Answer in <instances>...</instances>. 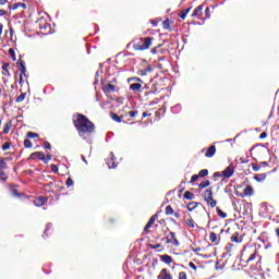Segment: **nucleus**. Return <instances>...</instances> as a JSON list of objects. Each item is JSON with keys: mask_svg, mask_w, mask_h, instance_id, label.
Returning a JSON list of instances; mask_svg holds the SVG:
<instances>
[{"mask_svg": "<svg viewBox=\"0 0 279 279\" xmlns=\"http://www.w3.org/2000/svg\"><path fill=\"white\" fill-rule=\"evenodd\" d=\"M74 126L78 131V136L83 141L90 143V138H86L85 134H93L95 132V123L86 118V116L78 113L76 120H74Z\"/></svg>", "mask_w": 279, "mask_h": 279, "instance_id": "obj_1", "label": "nucleus"}, {"mask_svg": "<svg viewBox=\"0 0 279 279\" xmlns=\"http://www.w3.org/2000/svg\"><path fill=\"white\" fill-rule=\"evenodd\" d=\"M153 40L154 37L141 38L133 45V48L135 49V51H145V49H149V47H151Z\"/></svg>", "mask_w": 279, "mask_h": 279, "instance_id": "obj_2", "label": "nucleus"}, {"mask_svg": "<svg viewBox=\"0 0 279 279\" xmlns=\"http://www.w3.org/2000/svg\"><path fill=\"white\" fill-rule=\"evenodd\" d=\"M171 236V239L169 238ZM167 241V243H171L175 247H180V241H178V238H175V232H170L168 236L161 239V241Z\"/></svg>", "mask_w": 279, "mask_h": 279, "instance_id": "obj_3", "label": "nucleus"}, {"mask_svg": "<svg viewBox=\"0 0 279 279\" xmlns=\"http://www.w3.org/2000/svg\"><path fill=\"white\" fill-rule=\"evenodd\" d=\"M16 66L21 71V75H24V77H27V66L25 65V62L23 61V59L17 60Z\"/></svg>", "mask_w": 279, "mask_h": 279, "instance_id": "obj_4", "label": "nucleus"}, {"mask_svg": "<svg viewBox=\"0 0 279 279\" xmlns=\"http://www.w3.org/2000/svg\"><path fill=\"white\" fill-rule=\"evenodd\" d=\"M223 178H232L234 175V165L228 166L223 171H222Z\"/></svg>", "mask_w": 279, "mask_h": 279, "instance_id": "obj_5", "label": "nucleus"}, {"mask_svg": "<svg viewBox=\"0 0 279 279\" xmlns=\"http://www.w3.org/2000/svg\"><path fill=\"white\" fill-rule=\"evenodd\" d=\"M203 197L205 202L210 203V201H213V187H208L207 190H205Z\"/></svg>", "mask_w": 279, "mask_h": 279, "instance_id": "obj_6", "label": "nucleus"}, {"mask_svg": "<svg viewBox=\"0 0 279 279\" xmlns=\"http://www.w3.org/2000/svg\"><path fill=\"white\" fill-rule=\"evenodd\" d=\"M215 154H217V147L215 145H210L207 148L205 156H206V158H213V156H215Z\"/></svg>", "mask_w": 279, "mask_h": 279, "instance_id": "obj_7", "label": "nucleus"}, {"mask_svg": "<svg viewBox=\"0 0 279 279\" xmlns=\"http://www.w3.org/2000/svg\"><path fill=\"white\" fill-rule=\"evenodd\" d=\"M157 217H158V214H155L150 217V219L148 220V222L144 227V232H147V230H149V228H151L154 226V223H156V218Z\"/></svg>", "mask_w": 279, "mask_h": 279, "instance_id": "obj_8", "label": "nucleus"}, {"mask_svg": "<svg viewBox=\"0 0 279 279\" xmlns=\"http://www.w3.org/2000/svg\"><path fill=\"white\" fill-rule=\"evenodd\" d=\"M110 160L107 161V165L109 167V169H117V162H114V160H117V157L114 156V153H110Z\"/></svg>", "mask_w": 279, "mask_h": 279, "instance_id": "obj_9", "label": "nucleus"}, {"mask_svg": "<svg viewBox=\"0 0 279 279\" xmlns=\"http://www.w3.org/2000/svg\"><path fill=\"white\" fill-rule=\"evenodd\" d=\"M45 204H47V197L45 196H40L39 198H37L36 201H34V205L37 208H40L41 206H45Z\"/></svg>", "mask_w": 279, "mask_h": 279, "instance_id": "obj_10", "label": "nucleus"}, {"mask_svg": "<svg viewBox=\"0 0 279 279\" xmlns=\"http://www.w3.org/2000/svg\"><path fill=\"white\" fill-rule=\"evenodd\" d=\"M19 8H23V10H27V4L24 2H16L9 7L10 10H19Z\"/></svg>", "mask_w": 279, "mask_h": 279, "instance_id": "obj_11", "label": "nucleus"}, {"mask_svg": "<svg viewBox=\"0 0 279 279\" xmlns=\"http://www.w3.org/2000/svg\"><path fill=\"white\" fill-rule=\"evenodd\" d=\"M130 84V90H133L134 93H138L141 88H143V85L141 83H129Z\"/></svg>", "mask_w": 279, "mask_h": 279, "instance_id": "obj_12", "label": "nucleus"}, {"mask_svg": "<svg viewBox=\"0 0 279 279\" xmlns=\"http://www.w3.org/2000/svg\"><path fill=\"white\" fill-rule=\"evenodd\" d=\"M43 156H45V153H43V151H35V153L29 155L28 160H36V158L38 160H40V158H43Z\"/></svg>", "mask_w": 279, "mask_h": 279, "instance_id": "obj_13", "label": "nucleus"}, {"mask_svg": "<svg viewBox=\"0 0 279 279\" xmlns=\"http://www.w3.org/2000/svg\"><path fill=\"white\" fill-rule=\"evenodd\" d=\"M161 263H165L166 265H171V263H173V257H171V255L165 254L161 255Z\"/></svg>", "mask_w": 279, "mask_h": 279, "instance_id": "obj_14", "label": "nucleus"}, {"mask_svg": "<svg viewBox=\"0 0 279 279\" xmlns=\"http://www.w3.org/2000/svg\"><path fill=\"white\" fill-rule=\"evenodd\" d=\"M108 82L109 83L105 88V93H114V90H117V86L112 85L111 82H116V80L113 78L112 81H108Z\"/></svg>", "mask_w": 279, "mask_h": 279, "instance_id": "obj_15", "label": "nucleus"}, {"mask_svg": "<svg viewBox=\"0 0 279 279\" xmlns=\"http://www.w3.org/2000/svg\"><path fill=\"white\" fill-rule=\"evenodd\" d=\"M243 194H244V197H252V195H254V187H252V186H246V187L244 189Z\"/></svg>", "mask_w": 279, "mask_h": 279, "instance_id": "obj_16", "label": "nucleus"}, {"mask_svg": "<svg viewBox=\"0 0 279 279\" xmlns=\"http://www.w3.org/2000/svg\"><path fill=\"white\" fill-rule=\"evenodd\" d=\"M254 180H256V182H265V180H267V173L255 174Z\"/></svg>", "mask_w": 279, "mask_h": 279, "instance_id": "obj_17", "label": "nucleus"}, {"mask_svg": "<svg viewBox=\"0 0 279 279\" xmlns=\"http://www.w3.org/2000/svg\"><path fill=\"white\" fill-rule=\"evenodd\" d=\"M197 206H199V203H197V202H190L187 204L189 213H193V210H195V208H197Z\"/></svg>", "mask_w": 279, "mask_h": 279, "instance_id": "obj_18", "label": "nucleus"}, {"mask_svg": "<svg viewBox=\"0 0 279 279\" xmlns=\"http://www.w3.org/2000/svg\"><path fill=\"white\" fill-rule=\"evenodd\" d=\"M10 66V63H8V62H3L2 63V71H4V72H2V75H8V77H10V70H8V68Z\"/></svg>", "mask_w": 279, "mask_h": 279, "instance_id": "obj_19", "label": "nucleus"}, {"mask_svg": "<svg viewBox=\"0 0 279 279\" xmlns=\"http://www.w3.org/2000/svg\"><path fill=\"white\" fill-rule=\"evenodd\" d=\"M172 114H180L182 112V105L178 104L171 108Z\"/></svg>", "mask_w": 279, "mask_h": 279, "instance_id": "obj_20", "label": "nucleus"}, {"mask_svg": "<svg viewBox=\"0 0 279 279\" xmlns=\"http://www.w3.org/2000/svg\"><path fill=\"white\" fill-rule=\"evenodd\" d=\"M167 276H171V274H169V270L167 268L161 269L160 274L158 275V279H165L167 278Z\"/></svg>", "mask_w": 279, "mask_h": 279, "instance_id": "obj_21", "label": "nucleus"}, {"mask_svg": "<svg viewBox=\"0 0 279 279\" xmlns=\"http://www.w3.org/2000/svg\"><path fill=\"white\" fill-rule=\"evenodd\" d=\"M209 240L211 243H217V241H221V236H218L215 232H210Z\"/></svg>", "mask_w": 279, "mask_h": 279, "instance_id": "obj_22", "label": "nucleus"}, {"mask_svg": "<svg viewBox=\"0 0 279 279\" xmlns=\"http://www.w3.org/2000/svg\"><path fill=\"white\" fill-rule=\"evenodd\" d=\"M202 10H204V4L198 5V7L194 10L192 16H202Z\"/></svg>", "mask_w": 279, "mask_h": 279, "instance_id": "obj_23", "label": "nucleus"}, {"mask_svg": "<svg viewBox=\"0 0 279 279\" xmlns=\"http://www.w3.org/2000/svg\"><path fill=\"white\" fill-rule=\"evenodd\" d=\"M183 198L189 201L195 199V194H193L191 191H186L183 194Z\"/></svg>", "mask_w": 279, "mask_h": 279, "instance_id": "obj_24", "label": "nucleus"}, {"mask_svg": "<svg viewBox=\"0 0 279 279\" xmlns=\"http://www.w3.org/2000/svg\"><path fill=\"white\" fill-rule=\"evenodd\" d=\"M11 195H12V197H16L17 199L23 196V194H21V192H19V190H16L14 187L11 189Z\"/></svg>", "mask_w": 279, "mask_h": 279, "instance_id": "obj_25", "label": "nucleus"}, {"mask_svg": "<svg viewBox=\"0 0 279 279\" xmlns=\"http://www.w3.org/2000/svg\"><path fill=\"white\" fill-rule=\"evenodd\" d=\"M208 186H210L209 180H205L198 184V189H201V190L208 189Z\"/></svg>", "mask_w": 279, "mask_h": 279, "instance_id": "obj_26", "label": "nucleus"}, {"mask_svg": "<svg viewBox=\"0 0 279 279\" xmlns=\"http://www.w3.org/2000/svg\"><path fill=\"white\" fill-rule=\"evenodd\" d=\"M216 213H217L218 217H220L221 219H226V217H228V214L225 213L223 210H221V208H219V207L216 208Z\"/></svg>", "mask_w": 279, "mask_h": 279, "instance_id": "obj_27", "label": "nucleus"}, {"mask_svg": "<svg viewBox=\"0 0 279 279\" xmlns=\"http://www.w3.org/2000/svg\"><path fill=\"white\" fill-rule=\"evenodd\" d=\"M51 158H52L51 154H47L46 157L45 155L44 156L41 155L40 160L44 161V165H49V160H51Z\"/></svg>", "mask_w": 279, "mask_h": 279, "instance_id": "obj_28", "label": "nucleus"}, {"mask_svg": "<svg viewBox=\"0 0 279 279\" xmlns=\"http://www.w3.org/2000/svg\"><path fill=\"white\" fill-rule=\"evenodd\" d=\"M231 241H232L233 243H241L243 240H242V239H239V232H235V233L232 234Z\"/></svg>", "mask_w": 279, "mask_h": 279, "instance_id": "obj_29", "label": "nucleus"}, {"mask_svg": "<svg viewBox=\"0 0 279 279\" xmlns=\"http://www.w3.org/2000/svg\"><path fill=\"white\" fill-rule=\"evenodd\" d=\"M26 97H27V93H22L20 96L16 97L15 102L21 104V101H25Z\"/></svg>", "mask_w": 279, "mask_h": 279, "instance_id": "obj_30", "label": "nucleus"}, {"mask_svg": "<svg viewBox=\"0 0 279 279\" xmlns=\"http://www.w3.org/2000/svg\"><path fill=\"white\" fill-rule=\"evenodd\" d=\"M111 119L116 121V123H121L123 121V119L117 113H111Z\"/></svg>", "mask_w": 279, "mask_h": 279, "instance_id": "obj_31", "label": "nucleus"}, {"mask_svg": "<svg viewBox=\"0 0 279 279\" xmlns=\"http://www.w3.org/2000/svg\"><path fill=\"white\" fill-rule=\"evenodd\" d=\"M160 47H162V44H160V45H158L157 47L153 48V49L150 50V53L156 54V53H158V51H160V53H165V51H162V49H160Z\"/></svg>", "mask_w": 279, "mask_h": 279, "instance_id": "obj_32", "label": "nucleus"}, {"mask_svg": "<svg viewBox=\"0 0 279 279\" xmlns=\"http://www.w3.org/2000/svg\"><path fill=\"white\" fill-rule=\"evenodd\" d=\"M10 128H12V122H7L4 124V129L2 131V134H8L10 132Z\"/></svg>", "mask_w": 279, "mask_h": 279, "instance_id": "obj_33", "label": "nucleus"}, {"mask_svg": "<svg viewBox=\"0 0 279 279\" xmlns=\"http://www.w3.org/2000/svg\"><path fill=\"white\" fill-rule=\"evenodd\" d=\"M162 27H163V29H170L171 28V21H169V19L165 20L162 22Z\"/></svg>", "mask_w": 279, "mask_h": 279, "instance_id": "obj_34", "label": "nucleus"}, {"mask_svg": "<svg viewBox=\"0 0 279 279\" xmlns=\"http://www.w3.org/2000/svg\"><path fill=\"white\" fill-rule=\"evenodd\" d=\"M9 54H10L12 61H13V62H16V52L14 51L13 48H10V49H9Z\"/></svg>", "mask_w": 279, "mask_h": 279, "instance_id": "obj_35", "label": "nucleus"}, {"mask_svg": "<svg viewBox=\"0 0 279 279\" xmlns=\"http://www.w3.org/2000/svg\"><path fill=\"white\" fill-rule=\"evenodd\" d=\"M53 227V223H51V222H48L47 225H46V229H45V231H44V234L46 235V236H49V230H51V228Z\"/></svg>", "mask_w": 279, "mask_h": 279, "instance_id": "obj_36", "label": "nucleus"}, {"mask_svg": "<svg viewBox=\"0 0 279 279\" xmlns=\"http://www.w3.org/2000/svg\"><path fill=\"white\" fill-rule=\"evenodd\" d=\"M132 82L133 83H140V82H143V81L140 77H136V76L128 78L129 84H132Z\"/></svg>", "mask_w": 279, "mask_h": 279, "instance_id": "obj_37", "label": "nucleus"}, {"mask_svg": "<svg viewBox=\"0 0 279 279\" xmlns=\"http://www.w3.org/2000/svg\"><path fill=\"white\" fill-rule=\"evenodd\" d=\"M208 175V169H203L198 172V178H206Z\"/></svg>", "mask_w": 279, "mask_h": 279, "instance_id": "obj_38", "label": "nucleus"}, {"mask_svg": "<svg viewBox=\"0 0 279 279\" xmlns=\"http://www.w3.org/2000/svg\"><path fill=\"white\" fill-rule=\"evenodd\" d=\"M33 145L34 144H32V141H29L28 138L24 140V146L26 147V149H31Z\"/></svg>", "mask_w": 279, "mask_h": 279, "instance_id": "obj_39", "label": "nucleus"}, {"mask_svg": "<svg viewBox=\"0 0 279 279\" xmlns=\"http://www.w3.org/2000/svg\"><path fill=\"white\" fill-rule=\"evenodd\" d=\"M5 180H8V175L3 170H0V182H5Z\"/></svg>", "mask_w": 279, "mask_h": 279, "instance_id": "obj_40", "label": "nucleus"}, {"mask_svg": "<svg viewBox=\"0 0 279 279\" xmlns=\"http://www.w3.org/2000/svg\"><path fill=\"white\" fill-rule=\"evenodd\" d=\"M173 207H171V205H168L167 207H166V215H173Z\"/></svg>", "mask_w": 279, "mask_h": 279, "instance_id": "obj_41", "label": "nucleus"}, {"mask_svg": "<svg viewBox=\"0 0 279 279\" xmlns=\"http://www.w3.org/2000/svg\"><path fill=\"white\" fill-rule=\"evenodd\" d=\"M197 180H199V175L198 174H193L190 181V184H195V182H197Z\"/></svg>", "mask_w": 279, "mask_h": 279, "instance_id": "obj_42", "label": "nucleus"}, {"mask_svg": "<svg viewBox=\"0 0 279 279\" xmlns=\"http://www.w3.org/2000/svg\"><path fill=\"white\" fill-rule=\"evenodd\" d=\"M26 136H27V138H38L39 135H38V133L28 132Z\"/></svg>", "mask_w": 279, "mask_h": 279, "instance_id": "obj_43", "label": "nucleus"}, {"mask_svg": "<svg viewBox=\"0 0 279 279\" xmlns=\"http://www.w3.org/2000/svg\"><path fill=\"white\" fill-rule=\"evenodd\" d=\"M186 225H187L190 228H195V221H194L192 218H190V219L186 220Z\"/></svg>", "mask_w": 279, "mask_h": 279, "instance_id": "obj_44", "label": "nucleus"}, {"mask_svg": "<svg viewBox=\"0 0 279 279\" xmlns=\"http://www.w3.org/2000/svg\"><path fill=\"white\" fill-rule=\"evenodd\" d=\"M232 247H234V244H232V243L227 244V246L225 248L227 251V254H230V252H232Z\"/></svg>", "mask_w": 279, "mask_h": 279, "instance_id": "obj_45", "label": "nucleus"}, {"mask_svg": "<svg viewBox=\"0 0 279 279\" xmlns=\"http://www.w3.org/2000/svg\"><path fill=\"white\" fill-rule=\"evenodd\" d=\"M65 184L69 187L73 186V179L72 178H68L66 181H65Z\"/></svg>", "mask_w": 279, "mask_h": 279, "instance_id": "obj_46", "label": "nucleus"}, {"mask_svg": "<svg viewBox=\"0 0 279 279\" xmlns=\"http://www.w3.org/2000/svg\"><path fill=\"white\" fill-rule=\"evenodd\" d=\"M50 169H51V171H52L53 173H58V171H59V169H58V167L56 166V163H51V165H50Z\"/></svg>", "mask_w": 279, "mask_h": 279, "instance_id": "obj_47", "label": "nucleus"}, {"mask_svg": "<svg viewBox=\"0 0 279 279\" xmlns=\"http://www.w3.org/2000/svg\"><path fill=\"white\" fill-rule=\"evenodd\" d=\"M8 168V163H5V160L0 159V169H7Z\"/></svg>", "mask_w": 279, "mask_h": 279, "instance_id": "obj_48", "label": "nucleus"}, {"mask_svg": "<svg viewBox=\"0 0 279 279\" xmlns=\"http://www.w3.org/2000/svg\"><path fill=\"white\" fill-rule=\"evenodd\" d=\"M256 259V253H253L250 255L248 259L246 260V263H252V260Z\"/></svg>", "mask_w": 279, "mask_h": 279, "instance_id": "obj_49", "label": "nucleus"}, {"mask_svg": "<svg viewBox=\"0 0 279 279\" xmlns=\"http://www.w3.org/2000/svg\"><path fill=\"white\" fill-rule=\"evenodd\" d=\"M8 149H10V143L7 142L2 145V151H8Z\"/></svg>", "mask_w": 279, "mask_h": 279, "instance_id": "obj_50", "label": "nucleus"}, {"mask_svg": "<svg viewBox=\"0 0 279 279\" xmlns=\"http://www.w3.org/2000/svg\"><path fill=\"white\" fill-rule=\"evenodd\" d=\"M150 250H158L159 247H161L160 243L157 244H149Z\"/></svg>", "mask_w": 279, "mask_h": 279, "instance_id": "obj_51", "label": "nucleus"}, {"mask_svg": "<svg viewBox=\"0 0 279 279\" xmlns=\"http://www.w3.org/2000/svg\"><path fill=\"white\" fill-rule=\"evenodd\" d=\"M186 12L183 10L179 13V17L182 19L184 21V19H186Z\"/></svg>", "mask_w": 279, "mask_h": 279, "instance_id": "obj_52", "label": "nucleus"}, {"mask_svg": "<svg viewBox=\"0 0 279 279\" xmlns=\"http://www.w3.org/2000/svg\"><path fill=\"white\" fill-rule=\"evenodd\" d=\"M251 167L253 168V171H260V167L256 163H251Z\"/></svg>", "mask_w": 279, "mask_h": 279, "instance_id": "obj_53", "label": "nucleus"}, {"mask_svg": "<svg viewBox=\"0 0 279 279\" xmlns=\"http://www.w3.org/2000/svg\"><path fill=\"white\" fill-rule=\"evenodd\" d=\"M189 267H191V269H193L194 271H197V266L195 265V263L190 262Z\"/></svg>", "mask_w": 279, "mask_h": 279, "instance_id": "obj_54", "label": "nucleus"}, {"mask_svg": "<svg viewBox=\"0 0 279 279\" xmlns=\"http://www.w3.org/2000/svg\"><path fill=\"white\" fill-rule=\"evenodd\" d=\"M205 17L210 19V8L205 9Z\"/></svg>", "mask_w": 279, "mask_h": 279, "instance_id": "obj_55", "label": "nucleus"}, {"mask_svg": "<svg viewBox=\"0 0 279 279\" xmlns=\"http://www.w3.org/2000/svg\"><path fill=\"white\" fill-rule=\"evenodd\" d=\"M44 148L45 149H51V143H49V142H44Z\"/></svg>", "mask_w": 279, "mask_h": 279, "instance_id": "obj_56", "label": "nucleus"}, {"mask_svg": "<svg viewBox=\"0 0 279 279\" xmlns=\"http://www.w3.org/2000/svg\"><path fill=\"white\" fill-rule=\"evenodd\" d=\"M207 204H209V206H211V208H215V207L217 206V201L211 199V201H209V203H207Z\"/></svg>", "mask_w": 279, "mask_h": 279, "instance_id": "obj_57", "label": "nucleus"}, {"mask_svg": "<svg viewBox=\"0 0 279 279\" xmlns=\"http://www.w3.org/2000/svg\"><path fill=\"white\" fill-rule=\"evenodd\" d=\"M136 114H138V111H136V110H132V111L129 112V116H130L131 118L136 117Z\"/></svg>", "mask_w": 279, "mask_h": 279, "instance_id": "obj_58", "label": "nucleus"}, {"mask_svg": "<svg viewBox=\"0 0 279 279\" xmlns=\"http://www.w3.org/2000/svg\"><path fill=\"white\" fill-rule=\"evenodd\" d=\"M214 178H223V172H219V171L215 172Z\"/></svg>", "mask_w": 279, "mask_h": 279, "instance_id": "obj_59", "label": "nucleus"}, {"mask_svg": "<svg viewBox=\"0 0 279 279\" xmlns=\"http://www.w3.org/2000/svg\"><path fill=\"white\" fill-rule=\"evenodd\" d=\"M144 71L147 75V73H151V71H154V68L151 65H148Z\"/></svg>", "mask_w": 279, "mask_h": 279, "instance_id": "obj_60", "label": "nucleus"}, {"mask_svg": "<svg viewBox=\"0 0 279 279\" xmlns=\"http://www.w3.org/2000/svg\"><path fill=\"white\" fill-rule=\"evenodd\" d=\"M179 279H186V272L181 271V272L179 274Z\"/></svg>", "mask_w": 279, "mask_h": 279, "instance_id": "obj_61", "label": "nucleus"}, {"mask_svg": "<svg viewBox=\"0 0 279 279\" xmlns=\"http://www.w3.org/2000/svg\"><path fill=\"white\" fill-rule=\"evenodd\" d=\"M23 75L24 74H20V81H19L20 86H23V84H25V81L23 80Z\"/></svg>", "mask_w": 279, "mask_h": 279, "instance_id": "obj_62", "label": "nucleus"}, {"mask_svg": "<svg viewBox=\"0 0 279 279\" xmlns=\"http://www.w3.org/2000/svg\"><path fill=\"white\" fill-rule=\"evenodd\" d=\"M137 75L145 76V75H147V72H145V70H140V71L137 72Z\"/></svg>", "mask_w": 279, "mask_h": 279, "instance_id": "obj_63", "label": "nucleus"}, {"mask_svg": "<svg viewBox=\"0 0 279 279\" xmlns=\"http://www.w3.org/2000/svg\"><path fill=\"white\" fill-rule=\"evenodd\" d=\"M267 136V132H263V133H260V135H259V138H265Z\"/></svg>", "mask_w": 279, "mask_h": 279, "instance_id": "obj_64", "label": "nucleus"}]
</instances>
